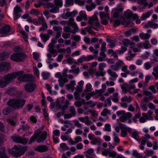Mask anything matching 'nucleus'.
Masks as SVG:
<instances>
[{
    "label": "nucleus",
    "instance_id": "obj_1",
    "mask_svg": "<svg viewBox=\"0 0 158 158\" xmlns=\"http://www.w3.org/2000/svg\"><path fill=\"white\" fill-rule=\"evenodd\" d=\"M116 114L118 116H120L119 120L121 122L126 123H131L132 121L136 123L138 121L137 119L138 118L140 122L141 123H144L147 121L146 118L143 116L141 117V114L139 112L135 115L132 118V121L131 118L132 116V114L130 112L126 113L123 110L118 111L117 112Z\"/></svg>",
    "mask_w": 158,
    "mask_h": 158
},
{
    "label": "nucleus",
    "instance_id": "obj_2",
    "mask_svg": "<svg viewBox=\"0 0 158 158\" xmlns=\"http://www.w3.org/2000/svg\"><path fill=\"white\" fill-rule=\"evenodd\" d=\"M23 71H22L9 73L5 75L3 79H14L17 76L19 77L18 79H31L33 78L31 75L23 74Z\"/></svg>",
    "mask_w": 158,
    "mask_h": 158
},
{
    "label": "nucleus",
    "instance_id": "obj_3",
    "mask_svg": "<svg viewBox=\"0 0 158 158\" xmlns=\"http://www.w3.org/2000/svg\"><path fill=\"white\" fill-rule=\"evenodd\" d=\"M47 133L46 131L35 133L30 138L29 144H31L36 141L38 143H42L47 139Z\"/></svg>",
    "mask_w": 158,
    "mask_h": 158
},
{
    "label": "nucleus",
    "instance_id": "obj_4",
    "mask_svg": "<svg viewBox=\"0 0 158 158\" xmlns=\"http://www.w3.org/2000/svg\"><path fill=\"white\" fill-rule=\"evenodd\" d=\"M27 150V147L15 145L12 149H9V152L15 157H19L23 154Z\"/></svg>",
    "mask_w": 158,
    "mask_h": 158
},
{
    "label": "nucleus",
    "instance_id": "obj_5",
    "mask_svg": "<svg viewBox=\"0 0 158 158\" xmlns=\"http://www.w3.org/2000/svg\"><path fill=\"white\" fill-rule=\"evenodd\" d=\"M135 88V85L132 82H131L129 84L125 83L124 85L121 87L123 92L124 94H126L128 92L131 94H135L137 93L139 91L138 89H134L132 92L130 91V89H134Z\"/></svg>",
    "mask_w": 158,
    "mask_h": 158
},
{
    "label": "nucleus",
    "instance_id": "obj_6",
    "mask_svg": "<svg viewBox=\"0 0 158 158\" xmlns=\"http://www.w3.org/2000/svg\"><path fill=\"white\" fill-rule=\"evenodd\" d=\"M26 102L24 99H12L7 102L8 105L12 107L17 108L23 107Z\"/></svg>",
    "mask_w": 158,
    "mask_h": 158
},
{
    "label": "nucleus",
    "instance_id": "obj_7",
    "mask_svg": "<svg viewBox=\"0 0 158 158\" xmlns=\"http://www.w3.org/2000/svg\"><path fill=\"white\" fill-rule=\"evenodd\" d=\"M68 69H64L62 73L60 72H57L56 73L55 77L59 79H67L68 78L69 79H72L73 78V75L71 74H68Z\"/></svg>",
    "mask_w": 158,
    "mask_h": 158
},
{
    "label": "nucleus",
    "instance_id": "obj_8",
    "mask_svg": "<svg viewBox=\"0 0 158 158\" xmlns=\"http://www.w3.org/2000/svg\"><path fill=\"white\" fill-rule=\"evenodd\" d=\"M26 57V55L22 52L13 53L10 56V59L13 61L20 62L24 60Z\"/></svg>",
    "mask_w": 158,
    "mask_h": 158
},
{
    "label": "nucleus",
    "instance_id": "obj_9",
    "mask_svg": "<svg viewBox=\"0 0 158 158\" xmlns=\"http://www.w3.org/2000/svg\"><path fill=\"white\" fill-rule=\"evenodd\" d=\"M106 64L104 63H101L98 64V71H96L95 76L97 78L100 76L103 77L106 73V72L104 71V68L106 67Z\"/></svg>",
    "mask_w": 158,
    "mask_h": 158
},
{
    "label": "nucleus",
    "instance_id": "obj_10",
    "mask_svg": "<svg viewBox=\"0 0 158 158\" xmlns=\"http://www.w3.org/2000/svg\"><path fill=\"white\" fill-rule=\"evenodd\" d=\"M33 80H30L29 82L24 85L26 90L29 92H31L34 91L36 87L35 84Z\"/></svg>",
    "mask_w": 158,
    "mask_h": 158
},
{
    "label": "nucleus",
    "instance_id": "obj_11",
    "mask_svg": "<svg viewBox=\"0 0 158 158\" xmlns=\"http://www.w3.org/2000/svg\"><path fill=\"white\" fill-rule=\"evenodd\" d=\"M89 23L91 27L95 26L96 27H99L100 24L97 16L94 15L89 20Z\"/></svg>",
    "mask_w": 158,
    "mask_h": 158
},
{
    "label": "nucleus",
    "instance_id": "obj_12",
    "mask_svg": "<svg viewBox=\"0 0 158 158\" xmlns=\"http://www.w3.org/2000/svg\"><path fill=\"white\" fill-rule=\"evenodd\" d=\"M69 111L70 112V114H65L64 112L62 113V115L64 117V119H69L74 117L76 114V110L73 106H71L69 108Z\"/></svg>",
    "mask_w": 158,
    "mask_h": 158
},
{
    "label": "nucleus",
    "instance_id": "obj_13",
    "mask_svg": "<svg viewBox=\"0 0 158 158\" xmlns=\"http://www.w3.org/2000/svg\"><path fill=\"white\" fill-rule=\"evenodd\" d=\"M123 10V8L121 7H117V8L113 9L112 11L113 17L115 18H117L119 17H122Z\"/></svg>",
    "mask_w": 158,
    "mask_h": 158
},
{
    "label": "nucleus",
    "instance_id": "obj_14",
    "mask_svg": "<svg viewBox=\"0 0 158 158\" xmlns=\"http://www.w3.org/2000/svg\"><path fill=\"white\" fill-rule=\"evenodd\" d=\"M48 147L46 145H39L35 146L34 148V150L40 152H44L47 151L48 150Z\"/></svg>",
    "mask_w": 158,
    "mask_h": 158
},
{
    "label": "nucleus",
    "instance_id": "obj_15",
    "mask_svg": "<svg viewBox=\"0 0 158 158\" xmlns=\"http://www.w3.org/2000/svg\"><path fill=\"white\" fill-rule=\"evenodd\" d=\"M12 140L15 142L25 144L27 143L28 139H23L18 136H12Z\"/></svg>",
    "mask_w": 158,
    "mask_h": 158
},
{
    "label": "nucleus",
    "instance_id": "obj_16",
    "mask_svg": "<svg viewBox=\"0 0 158 158\" xmlns=\"http://www.w3.org/2000/svg\"><path fill=\"white\" fill-rule=\"evenodd\" d=\"M94 56L92 55H90L85 56L83 55L81 56L80 58L77 59V61L80 63H82L83 61H89L91 60L94 59Z\"/></svg>",
    "mask_w": 158,
    "mask_h": 158
},
{
    "label": "nucleus",
    "instance_id": "obj_17",
    "mask_svg": "<svg viewBox=\"0 0 158 158\" xmlns=\"http://www.w3.org/2000/svg\"><path fill=\"white\" fill-rule=\"evenodd\" d=\"M78 14L77 12L75 10H73L72 12L67 11L65 13H64L62 15V18L64 19H67L70 17H74Z\"/></svg>",
    "mask_w": 158,
    "mask_h": 158
},
{
    "label": "nucleus",
    "instance_id": "obj_18",
    "mask_svg": "<svg viewBox=\"0 0 158 158\" xmlns=\"http://www.w3.org/2000/svg\"><path fill=\"white\" fill-rule=\"evenodd\" d=\"M120 128L121 136L123 137H126L127 135V133H129L131 128L124 126H122Z\"/></svg>",
    "mask_w": 158,
    "mask_h": 158
},
{
    "label": "nucleus",
    "instance_id": "obj_19",
    "mask_svg": "<svg viewBox=\"0 0 158 158\" xmlns=\"http://www.w3.org/2000/svg\"><path fill=\"white\" fill-rule=\"evenodd\" d=\"M10 67V63L8 62H3L0 64V72L7 70Z\"/></svg>",
    "mask_w": 158,
    "mask_h": 158
},
{
    "label": "nucleus",
    "instance_id": "obj_20",
    "mask_svg": "<svg viewBox=\"0 0 158 158\" xmlns=\"http://www.w3.org/2000/svg\"><path fill=\"white\" fill-rule=\"evenodd\" d=\"M78 119L80 121L85 123L87 126L90 125L92 123V121L89 120V117L87 116L83 117H79Z\"/></svg>",
    "mask_w": 158,
    "mask_h": 158
},
{
    "label": "nucleus",
    "instance_id": "obj_21",
    "mask_svg": "<svg viewBox=\"0 0 158 158\" xmlns=\"http://www.w3.org/2000/svg\"><path fill=\"white\" fill-rule=\"evenodd\" d=\"M47 7L48 8H52L49 11L50 12L52 13H56L59 10V8L58 7H57L56 6L53 4V3H48L47 5Z\"/></svg>",
    "mask_w": 158,
    "mask_h": 158
},
{
    "label": "nucleus",
    "instance_id": "obj_22",
    "mask_svg": "<svg viewBox=\"0 0 158 158\" xmlns=\"http://www.w3.org/2000/svg\"><path fill=\"white\" fill-rule=\"evenodd\" d=\"M122 62L121 61L117 62L115 64L111 65L110 68L113 70L118 71L122 65Z\"/></svg>",
    "mask_w": 158,
    "mask_h": 158
},
{
    "label": "nucleus",
    "instance_id": "obj_23",
    "mask_svg": "<svg viewBox=\"0 0 158 158\" xmlns=\"http://www.w3.org/2000/svg\"><path fill=\"white\" fill-rule=\"evenodd\" d=\"M143 94L145 96H148V97H145L143 99V100L145 103L148 102L149 99L153 97L152 93L150 91L145 90L143 92Z\"/></svg>",
    "mask_w": 158,
    "mask_h": 158
},
{
    "label": "nucleus",
    "instance_id": "obj_24",
    "mask_svg": "<svg viewBox=\"0 0 158 158\" xmlns=\"http://www.w3.org/2000/svg\"><path fill=\"white\" fill-rule=\"evenodd\" d=\"M153 112L151 110L148 111L147 113H142V116H143L146 120H151L152 119V115Z\"/></svg>",
    "mask_w": 158,
    "mask_h": 158
},
{
    "label": "nucleus",
    "instance_id": "obj_25",
    "mask_svg": "<svg viewBox=\"0 0 158 158\" xmlns=\"http://www.w3.org/2000/svg\"><path fill=\"white\" fill-rule=\"evenodd\" d=\"M76 85V82L75 81H72L70 84L69 85H67L66 86L67 87V89L70 92H73L75 89V87L74 86Z\"/></svg>",
    "mask_w": 158,
    "mask_h": 158
},
{
    "label": "nucleus",
    "instance_id": "obj_26",
    "mask_svg": "<svg viewBox=\"0 0 158 158\" xmlns=\"http://www.w3.org/2000/svg\"><path fill=\"white\" fill-rule=\"evenodd\" d=\"M74 21V19L73 18H70L69 19L68 23L74 29L79 30L77 25Z\"/></svg>",
    "mask_w": 158,
    "mask_h": 158
},
{
    "label": "nucleus",
    "instance_id": "obj_27",
    "mask_svg": "<svg viewBox=\"0 0 158 158\" xmlns=\"http://www.w3.org/2000/svg\"><path fill=\"white\" fill-rule=\"evenodd\" d=\"M10 27L9 25H6L0 28V33L4 34L10 32Z\"/></svg>",
    "mask_w": 158,
    "mask_h": 158
},
{
    "label": "nucleus",
    "instance_id": "obj_28",
    "mask_svg": "<svg viewBox=\"0 0 158 158\" xmlns=\"http://www.w3.org/2000/svg\"><path fill=\"white\" fill-rule=\"evenodd\" d=\"M12 80H0V88H3L6 86L10 83Z\"/></svg>",
    "mask_w": 158,
    "mask_h": 158
},
{
    "label": "nucleus",
    "instance_id": "obj_29",
    "mask_svg": "<svg viewBox=\"0 0 158 158\" xmlns=\"http://www.w3.org/2000/svg\"><path fill=\"white\" fill-rule=\"evenodd\" d=\"M0 158H9L6 154L4 148H0Z\"/></svg>",
    "mask_w": 158,
    "mask_h": 158
},
{
    "label": "nucleus",
    "instance_id": "obj_30",
    "mask_svg": "<svg viewBox=\"0 0 158 158\" xmlns=\"http://www.w3.org/2000/svg\"><path fill=\"white\" fill-rule=\"evenodd\" d=\"M100 17L102 19H109L108 14L107 12L105 13L104 12H100L99 13Z\"/></svg>",
    "mask_w": 158,
    "mask_h": 158
},
{
    "label": "nucleus",
    "instance_id": "obj_31",
    "mask_svg": "<svg viewBox=\"0 0 158 158\" xmlns=\"http://www.w3.org/2000/svg\"><path fill=\"white\" fill-rule=\"evenodd\" d=\"M131 136L134 139H137V137H139V133L137 131H133L131 128L130 131L129 132Z\"/></svg>",
    "mask_w": 158,
    "mask_h": 158
},
{
    "label": "nucleus",
    "instance_id": "obj_32",
    "mask_svg": "<svg viewBox=\"0 0 158 158\" xmlns=\"http://www.w3.org/2000/svg\"><path fill=\"white\" fill-rule=\"evenodd\" d=\"M101 138L95 137L94 139L91 141V143L93 145H100L101 143Z\"/></svg>",
    "mask_w": 158,
    "mask_h": 158
},
{
    "label": "nucleus",
    "instance_id": "obj_33",
    "mask_svg": "<svg viewBox=\"0 0 158 158\" xmlns=\"http://www.w3.org/2000/svg\"><path fill=\"white\" fill-rule=\"evenodd\" d=\"M86 154L85 156L86 157H88L89 156H94L95 154L94 153V150L93 148H90L88 149L86 151Z\"/></svg>",
    "mask_w": 158,
    "mask_h": 158
},
{
    "label": "nucleus",
    "instance_id": "obj_34",
    "mask_svg": "<svg viewBox=\"0 0 158 158\" xmlns=\"http://www.w3.org/2000/svg\"><path fill=\"white\" fill-rule=\"evenodd\" d=\"M151 36V35L147 33L145 34L143 33H141L139 35L140 38L142 40H147L149 39Z\"/></svg>",
    "mask_w": 158,
    "mask_h": 158
},
{
    "label": "nucleus",
    "instance_id": "obj_35",
    "mask_svg": "<svg viewBox=\"0 0 158 158\" xmlns=\"http://www.w3.org/2000/svg\"><path fill=\"white\" fill-rule=\"evenodd\" d=\"M112 101L114 102H117L118 101L119 97L118 96V93H114L112 96L110 98Z\"/></svg>",
    "mask_w": 158,
    "mask_h": 158
},
{
    "label": "nucleus",
    "instance_id": "obj_36",
    "mask_svg": "<svg viewBox=\"0 0 158 158\" xmlns=\"http://www.w3.org/2000/svg\"><path fill=\"white\" fill-rule=\"evenodd\" d=\"M151 15V13L149 11L143 13L141 16L140 19L142 20H146L147 18H149Z\"/></svg>",
    "mask_w": 158,
    "mask_h": 158
},
{
    "label": "nucleus",
    "instance_id": "obj_37",
    "mask_svg": "<svg viewBox=\"0 0 158 158\" xmlns=\"http://www.w3.org/2000/svg\"><path fill=\"white\" fill-rule=\"evenodd\" d=\"M131 76H138L139 78H143V74L141 72H138L137 71H135L131 73Z\"/></svg>",
    "mask_w": 158,
    "mask_h": 158
},
{
    "label": "nucleus",
    "instance_id": "obj_38",
    "mask_svg": "<svg viewBox=\"0 0 158 158\" xmlns=\"http://www.w3.org/2000/svg\"><path fill=\"white\" fill-rule=\"evenodd\" d=\"M71 103L69 101H67L66 102V104L63 105H60L59 107V108L62 111H64L67 109L68 106L71 104Z\"/></svg>",
    "mask_w": 158,
    "mask_h": 158
},
{
    "label": "nucleus",
    "instance_id": "obj_39",
    "mask_svg": "<svg viewBox=\"0 0 158 158\" xmlns=\"http://www.w3.org/2000/svg\"><path fill=\"white\" fill-rule=\"evenodd\" d=\"M79 30L74 29L72 30L70 27L66 26L65 27L64 31L66 32H70L73 34H75Z\"/></svg>",
    "mask_w": 158,
    "mask_h": 158
},
{
    "label": "nucleus",
    "instance_id": "obj_40",
    "mask_svg": "<svg viewBox=\"0 0 158 158\" xmlns=\"http://www.w3.org/2000/svg\"><path fill=\"white\" fill-rule=\"evenodd\" d=\"M107 72L109 74L112 78H116L118 77V75L114 72H113L110 69H109L107 70Z\"/></svg>",
    "mask_w": 158,
    "mask_h": 158
},
{
    "label": "nucleus",
    "instance_id": "obj_41",
    "mask_svg": "<svg viewBox=\"0 0 158 158\" xmlns=\"http://www.w3.org/2000/svg\"><path fill=\"white\" fill-rule=\"evenodd\" d=\"M7 122L12 126H15L17 123V121L15 118H8L7 120Z\"/></svg>",
    "mask_w": 158,
    "mask_h": 158
},
{
    "label": "nucleus",
    "instance_id": "obj_42",
    "mask_svg": "<svg viewBox=\"0 0 158 158\" xmlns=\"http://www.w3.org/2000/svg\"><path fill=\"white\" fill-rule=\"evenodd\" d=\"M9 57V54L7 52H3L0 54V60H5Z\"/></svg>",
    "mask_w": 158,
    "mask_h": 158
},
{
    "label": "nucleus",
    "instance_id": "obj_43",
    "mask_svg": "<svg viewBox=\"0 0 158 158\" xmlns=\"http://www.w3.org/2000/svg\"><path fill=\"white\" fill-rule=\"evenodd\" d=\"M152 74L155 77V79L158 78V65L153 68Z\"/></svg>",
    "mask_w": 158,
    "mask_h": 158
},
{
    "label": "nucleus",
    "instance_id": "obj_44",
    "mask_svg": "<svg viewBox=\"0 0 158 158\" xmlns=\"http://www.w3.org/2000/svg\"><path fill=\"white\" fill-rule=\"evenodd\" d=\"M40 36L44 43L48 40L50 37V36L47 34H41L40 35Z\"/></svg>",
    "mask_w": 158,
    "mask_h": 158
},
{
    "label": "nucleus",
    "instance_id": "obj_45",
    "mask_svg": "<svg viewBox=\"0 0 158 158\" xmlns=\"http://www.w3.org/2000/svg\"><path fill=\"white\" fill-rule=\"evenodd\" d=\"M121 100L122 102H125L130 103L131 102L132 99L130 97H127V96L125 95L122 98Z\"/></svg>",
    "mask_w": 158,
    "mask_h": 158
},
{
    "label": "nucleus",
    "instance_id": "obj_46",
    "mask_svg": "<svg viewBox=\"0 0 158 158\" xmlns=\"http://www.w3.org/2000/svg\"><path fill=\"white\" fill-rule=\"evenodd\" d=\"M127 50L126 48L124 46H122L120 50H116L117 54L118 55L124 53Z\"/></svg>",
    "mask_w": 158,
    "mask_h": 158
},
{
    "label": "nucleus",
    "instance_id": "obj_47",
    "mask_svg": "<svg viewBox=\"0 0 158 158\" xmlns=\"http://www.w3.org/2000/svg\"><path fill=\"white\" fill-rule=\"evenodd\" d=\"M85 102V99H83L81 101H75L74 103V105L77 107H80L82 105L83 103H84Z\"/></svg>",
    "mask_w": 158,
    "mask_h": 158
},
{
    "label": "nucleus",
    "instance_id": "obj_48",
    "mask_svg": "<svg viewBox=\"0 0 158 158\" xmlns=\"http://www.w3.org/2000/svg\"><path fill=\"white\" fill-rule=\"evenodd\" d=\"M37 20L40 25L46 23L45 19L42 15L41 16L38 17Z\"/></svg>",
    "mask_w": 158,
    "mask_h": 158
},
{
    "label": "nucleus",
    "instance_id": "obj_49",
    "mask_svg": "<svg viewBox=\"0 0 158 158\" xmlns=\"http://www.w3.org/2000/svg\"><path fill=\"white\" fill-rule=\"evenodd\" d=\"M7 93L13 96L16 93V90L15 88H11L8 90Z\"/></svg>",
    "mask_w": 158,
    "mask_h": 158
},
{
    "label": "nucleus",
    "instance_id": "obj_50",
    "mask_svg": "<svg viewBox=\"0 0 158 158\" xmlns=\"http://www.w3.org/2000/svg\"><path fill=\"white\" fill-rule=\"evenodd\" d=\"M95 5L94 3H92L90 5H86V7L88 11H91L93 9L95 8Z\"/></svg>",
    "mask_w": 158,
    "mask_h": 158
},
{
    "label": "nucleus",
    "instance_id": "obj_51",
    "mask_svg": "<svg viewBox=\"0 0 158 158\" xmlns=\"http://www.w3.org/2000/svg\"><path fill=\"white\" fill-rule=\"evenodd\" d=\"M81 92V90L80 91L78 90H76L74 93V98L75 100H81L80 95Z\"/></svg>",
    "mask_w": 158,
    "mask_h": 158
},
{
    "label": "nucleus",
    "instance_id": "obj_52",
    "mask_svg": "<svg viewBox=\"0 0 158 158\" xmlns=\"http://www.w3.org/2000/svg\"><path fill=\"white\" fill-rule=\"evenodd\" d=\"M111 105V99L110 98H108L104 101V106L106 107L108 106H110Z\"/></svg>",
    "mask_w": 158,
    "mask_h": 158
},
{
    "label": "nucleus",
    "instance_id": "obj_53",
    "mask_svg": "<svg viewBox=\"0 0 158 158\" xmlns=\"http://www.w3.org/2000/svg\"><path fill=\"white\" fill-rule=\"evenodd\" d=\"M149 27L151 28H158V24L154 23L152 21L148 22Z\"/></svg>",
    "mask_w": 158,
    "mask_h": 158
},
{
    "label": "nucleus",
    "instance_id": "obj_54",
    "mask_svg": "<svg viewBox=\"0 0 158 158\" xmlns=\"http://www.w3.org/2000/svg\"><path fill=\"white\" fill-rule=\"evenodd\" d=\"M54 3L57 7H61L63 5V1L62 0H55Z\"/></svg>",
    "mask_w": 158,
    "mask_h": 158
},
{
    "label": "nucleus",
    "instance_id": "obj_55",
    "mask_svg": "<svg viewBox=\"0 0 158 158\" xmlns=\"http://www.w3.org/2000/svg\"><path fill=\"white\" fill-rule=\"evenodd\" d=\"M113 136L114 137V141L115 143L117 144H119L120 143V139L115 132H113Z\"/></svg>",
    "mask_w": 158,
    "mask_h": 158
},
{
    "label": "nucleus",
    "instance_id": "obj_56",
    "mask_svg": "<svg viewBox=\"0 0 158 158\" xmlns=\"http://www.w3.org/2000/svg\"><path fill=\"white\" fill-rule=\"evenodd\" d=\"M42 75L44 79H47L49 78L50 74L48 72H44L42 73Z\"/></svg>",
    "mask_w": 158,
    "mask_h": 158
},
{
    "label": "nucleus",
    "instance_id": "obj_57",
    "mask_svg": "<svg viewBox=\"0 0 158 158\" xmlns=\"http://www.w3.org/2000/svg\"><path fill=\"white\" fill-rule=\"evenodd\" d=\"M96 69L91 67L88 69V72L90 75H92L93 74H94L95 75V73L96 72Z\"/></svg>",
    "mask_w": 158,
    "mask_h": 158
},
{
    "label": "nucleus",
    "instance_id": "obj_58",
    "mask_svg": "<svg viewBox=\"0 0 158 158\" xmlns=\"http://www.w3.org/2000/svg\"><path fill=\"white\" fill-rule=\"evenodd\" d=\"M92 96V94L90 93H88L86 94L83 93L81 95V97L83 98L85 96V98L87 100H89Z\"/></svg>",
    "mask_w": 158,
    "mask_h": 158
},
{
    "label": "nucleus",
    "instance_id": "obj_59",
    "mask_svg": "<svg viewBox=\"0 0 158 158\" xmlns=\"http://www.w3.org/2000/svg\"><path fill=\"white\" fill-rule=\"evenodd\" d=\"M30 14L37 16L39 15V12L37 9H33L30 11Z\"/></svg>",
    "mask_w": 158,
    "mask_h": 158
},
{
    "label": "nucleus",
    "instance_id": "obj_60",
    "mask_svg": "<svg viewBox=\"0 0 158 158\" xmlns=\"http://www.w3.org/2000/svg\"><path fill=\"white\" fill-rule=\"evenodd\" d=\"M11 112V109L10 107H7L3 110V113L4 115H6L9 114Z\"/></svg>",
    "mask_w": 158,
    "mask_h": 158
},
{
    "label": "nucleus",
    "instance_id": "obj_61",
    "mask_svg": "<svg viewBox=\"0 0 158 158\" xmlns=\"http://www.w3.org/2000/svg\"><path fill=\"white\" fill-rule=\"evenodd\" d=\"M60 146L63 150H67L69 149V148L67 146L66 144L65 143H61L60 144Z\"/></svg>",
    "mask_w": 158,
    "mask_h": 158
},
{
    "label": "nucleus",
    "instance_id": "obj_62",
    "mask_svg": "<svg viewBox=\"0 0 158 158\" xmlns=\"http://www.w3.org/2000/svg\"><path fill=\"white\" fill-rule=\"evenodd\" d=\"M42 27H40L39 30L40 31H45L48 28V26L46 23L42 24Z\"/></svg>",
    "mask_w": 158,
    "mask_h": 158
},
{
    "label": "nucleus",
    "instance_id": "obj_63",
    "mask_svg": "<svg viewBox=\"0 0 158 158\" xmlns=\"http://www.w3.org/2000/svg\"><path fill=\"white\" fill-rule=\"evenodd\" d=\"M103 130L105 131H110L111 128L109 124H106L105 125L104 128H103Z\"/></svg>",
    "mask_w": 158,
    "mask_h": 158
},
{
    "label": "nucleus",
    "instance_id": "obj_64",
    "mask_svg": "<svg viewBox=\"0 0 158 158\" xmlns=\"http://www.w3.org/2000/svg\"><path fill=\"white\" fill-rule=\"evenodd\" d=\"M20 33L23 36L24 40L25 41H27V40L28 37L26 32L23 31H21Z\"/></svg>",
    "mask_w": 158,
    "mask_h": 158
}]
</instances>
